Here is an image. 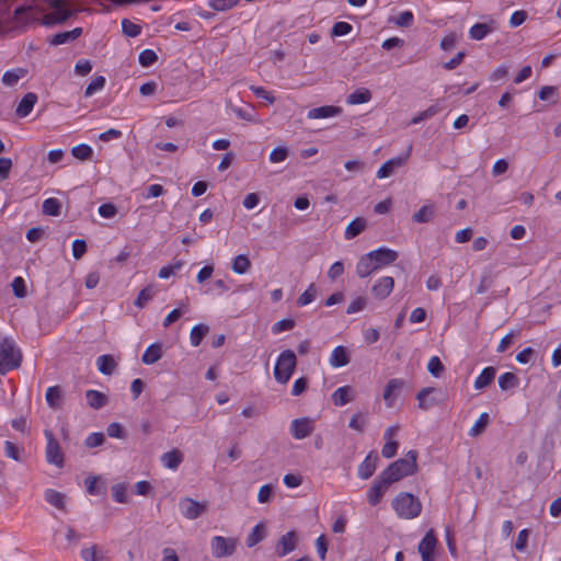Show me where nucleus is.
<instances>
[{
	"label": "nucleus",
	"mask_w": 561,
	"mask_h": 561,
	"mask_svg": "<svg viewBox=\"0 0 561 561\" xmlns=\"http://www.w3.org/2000/svg\"><path fill=\"white\" fill-rule=\"evenodd\" d=\"M288 157V149L286 147H277L270 153V161L272 163L283 162Z\"/></svg>",
	"instance_id": "obj_54"
},
{
	"label": "nucleus",
	"mask_w": 561,
	"mask_h": 561,
	"mask_svg": "<svg viewBox=\"0 0 561 561\" xmlns=\"http://www.w3.org/2000/svg\"><path fill=\"white\" fill-rule=\"evenodd\" d=\"M22 353L11 337H4L0 342V374L5 375L10 370L20 367Z\"/></svg>",
	"instance_id": "obj_4"
},
{
	"label": "nucleus",
	"mask_w": 561,
	"mask_h": 561,
	"mask_svg": "<svg viewBox=\"0 0 561 561\" xmlns=\"http://www.w3.org/2000/svg\"><path fill=\"white\" fill-rule=\"evenodd\" d=\"M162 357L161 345L158 343L151 344L142 354L141 360L146 365H152Z\"/></svg>",
	"instance_id": "obj_32"
},
{
	"label": "nucleus",
	"mask_w": 561,
	"mask_h": 561,
	"mask_svg": "<svg viewBox=\"0 0 561 561\" xmlns=\"http://www.w3.org/2000/svg\"><path fill=\"white\" fill-rule=\"evenodd\" d=\"M314 421L310 417L295 419L290 423V434L296 439H304L314 431Z\"/></svg>",
	"instance_id": "obj_9"
},
{
	"label": "nucleus",
	"mask_w": 561,
	"mask_h": 561,
	"mask_svg": "<svg viewBox=\"0 0 561 561\" xmlns=\"http://www.w3.org/2000/svg\"><path fill=\"white\" fill-rule=\"evenodd\" d=\"M87 252V243L82 239H76L72 242V255L76 260L81 259Z\"/></svg>",
	"instance_id": "obj_59"
},
{
	"label": "nucleus",
	"mask_w": 561,
	"mask_h": 561,
	"mask_svg": "<svg viewBox=\"0 0 561 561\" xmlns=\"http://www.w3.org/2000/svg\"><path fill=\"white\" fill-rule=\"evenodd\" d=\"M518 386V378L513 373H504L499 377V387L508 390Z\"/></svg>",
	"instance_id": "obj_44"
},
{
	"label": "nucleus",
	"mask_w": 561,
	"mask_h": 561,
	"mask_svg": "<svg viewBox=\"0 0 561 561\" xmlns=\"http://www.w3.org/2000/svg\"><path fill=\"white\" fill-rule=\"evenodd\" d=\"M238 547V539L233 537L215 536L210 540L211 556L216 559L232 557Z\"/></svg>",
	"instance_id": "obj_6"
},
{
	"label": "nucleus",
	"mask_w": 561,
	"mask_h": 561,
	"mask_svg": "<svg viewBox=\"0 0 561 561\" xmlns=\"http://www.w3.org/2000/svg\"><path fill=\"white\" fill-rule=\"evenodd\" d=\"M85 398L89 405L96 410L103 408L107 402L106 396L98 390H88Z\"/></svg>",
	"instance_id": "obj_33"
},
{
	"label": "nucleus",
	"mask_w": 561,
	"mask_h": 561,
	"mask_svg": "<svg viewBox=\"0 0 561 561\" xmlns=\"http://www.w3.org/2000/svg\"><path fill=\"white\" fill-rule=\"evenodd\" d=\"M366 302H367V300L365 297H362V296L356 297L355 299H353L350 302V305L346 309V313L353 314V313L362 311L365 308Z\"/></svg>",
	"instance_id": "obj_55"
},
{
	"label": "nucleus",
	"mask_w": 561,
	"mask_h": 561,
	"mask_svg": "<svg viewBox=\"0 0 561 561\" xmlns=\"http://www.w3.org/2000/svg\"><path fill=\"white\" fill-rule=\"evenodd\" d=\"M417 451L410 450L397 461L390 463L380 474L385 483H394L404 477L412 476L417 471Z\"/></svg>",
	"instance_id": "obj_2"
},
{
	"label": "nucleus",
	"mask_w": 561,
	"mask_h": 561,
	"mask_svg": "<svg viewBox=\"0 0 561 561\" xmlns=\"http://www.w3.org/2000/svg\"><path fill=\"white\" fill-rule=\"evenodd\" d=\"M4 454L7 457L12 458L15 461H21V448H19L15 444H13L10 440H7L4 443Z\"/></svg>",
	"instance_id": "obj_58"
},
{
	"label": "nucleus",
	"mask_w": 561,
	"mask_h": 561,
	"mask_svg": "<svg viewBox=\"0 0 561 561\" xmlns=\"http://www.w3.org/2000/svg\"><path fill=\"white\" fill-rule=\"evenodd\" d=\"M392 508L400 518L413 519L422 512V503L411 493L401 492L392 501Z\"/></svg>",
	"instance_id": "obj_3"
},
{
	"label": "nucleus",
	"mask_w": 561,
	"mask_h": 561,
	"mask_svg": "<svg viewBox=\"0 0 561 561\" xmlns=\"http://www.w3.org/2000/svg\"><path fill=\"white\" fill-rule=\"evenodd\" d=\"M105 85V78L103 76L95 77L87 87L84 95L91 96L96 91L102 90Z\"/></svg>",
	"instance_id": "obj_52"
},
{
	"label": "nucleus",
	"mask_w": 561,
	"mask_h": 561,
	"mask_svg": "<svg viewBox=\"0 0 561 561\" xmlns=\"http://www.w3.org/2000/svg\"><path fill=\"white\" fill-rule=\"evenodd\" d=\"M209 327L206 324H196L192 328L191 334H190V342L193 346H198L205 335L208 333Z\"/></svg>",
	"instance_id": "obj_38"
},
{
	"label": "nucleus",
	"mask_w": 561,
	"mask_h": 561,
	"mask_svg": "<svg viewBox=\"0 0 561 561\" xmlns=\"http://www.w3.org/2000/svg\"><path fill=\"white\" fill-rule=\"evenodd\" d=\"M250 267H251V261L244 254L237 255L233 259L232 265H231L232 271L236 274H240V275L247 273Z\"/></svg>",
	"instance_id": "obj_40"
},
{
	"label": "nucleus",
	"mask_w": 561,
	"mask_h": 561,
	"mask_svg": "<svg viewBox=\"0 0 561 561\" xmlns=\"http://www.w3.org/2000/svg\"><path fill=\"white\" fill-rule=\"evenodd\" d=\"M122 31L128 37H137L141 33V26L138 24H135L134 22L129 21L128 19H124L122 21Z\"/></svg>",
	"instance_id": "obj_48"
},
{
	"label": "nucleus",
	"mask_w": 561,
	"mask_h": 561,
	"mask_svg": "<svg viewBox=\"0 0 561 561\" xmlns=\"http://www.w3.org/2000/svg\"><path fill=\"white\" fill-rule=\"evenodd\" d=\"M27 70L24 68H15L8 70L2 76V83L7 87H14L20 79L24 78Z\"/></svg>",
	"instance_id": "obj_31"
},
{
	"label": "nucleus",
	"mask_w": 561,
	"mask_h": 561,
	"mask_svg": "<svg viewBox=\"0 0 561 561\" xmlns=\"http://www.w3.org/2000/svg\"><path fill=\"white\" fill-rule=\"evenodd\" d=\"M181 514L187 519H196L206 512V504L191 497H184L179 503Z\"/></svg>",
	"instance_id": "obj_8"
},
{
	"label": "nucleus",
	"mask_w": 561,
	"mask_h": 561,
	"mask_svg": "<svg viewBox=\"0 0 561 561\" xmlns=\"http://www.w3.org/2000/svg\"><path fill=\"white\" fill-rule=\"evenodd\" d=\"M489 423H490L489 414L486 412L481 413L479 419L476 421L473 426L470 428L469 435L471 437H477V436L481 435L485 431Z\"/></svg>",
	"instance_id": "obj_39"
},
{
	"label": "nucleus",
	"mask_w": 561,
	"mask_h": 561,
	"mask_svg": "<svg viewBox=\"0 0 561 561\" xmlns=\"http://www.w3.org/2000/svg\"><path fill=\"white\" fill-rule=\"evenodd\" d=\"M351 392H352V388L350 386H343V387L337 388L332 393V402L336 407L345 405L346 403H348L350 401H352L354 399V397L351 396Z\"/></svg>",
	"instance_id": "obj_25"
},
{
	"label": "nucleus",
	"mask_w": 561,
	"mask_h": 561,
	"mask_svg": "<svg viewBox=\"0 0 561 561\" xmlns=\"http://www.w3.org/2000/svg\"><path fill=\"white\" fill-rule=\"evenodd\" d=\"M297 365V357L294 351L286 350L283 351L275 364L274 367V377L277 382L286 383L291 378V375Z\"/></svg>",
	"instance_id": "obj_5"
},
{
	"label": "nucleus",
	"mask_w": 561,
	"mask_h": 561,
	"mask_svg": "<svg viewBox=\"0 0 561 561\" xmlns=\"http://www.w3.org/2000/svg\"><path fill=\"white\" fill-rule=\"evenodd\" d=\"M112 495L117 503H127V485L125 483H116L112 486Z\"/></svg>",
	"instance_id": "obj_47"
},
{
	"label": "nucleus",
	"mask_w": 561,
	"mask_h": 561,
	"mask_svg": "<svg viewBox=\"0 0 561 561\" xmlns=\"http://www.w3.org/2000/svg\"><path fill=\"white\" fill-rule=\"evenodd\" d=\"M496 375V369L492 366L485 367L474 380V389L482 390L490 386Z\"/></svg>",
	"instance_id": "obj_22"
},
{
	"label": "nucleus",
	"mask_w": 561,
	"mask_h": 561,
	"mask_svg": "<svg viewBox=\"0 0 561 561\" xmlns=\"http://www.w3.org/2000/svg\"><path fill=\"white\" fill-rule=\"evenodd\" d=\"M437 538L433 529H430L419 543L417 550L422 557V561H435V549Z\"/></svg>",
	"instance_id": "obj_10"
},
{
	"label": "nucleus",
	"mask_w": 561,
	"mask_h": 561,
	"mask_svg": "<svg viewBox=\"0 0 561 561\" xmlns=\"http://www.w3.org/2000/svg\"><path fill=\"white\" fill-rule=\"evenodd\" d=\"M367 227L365 218L357 217L352 220L345 229V239L351 240L360 234Z\"/></svg>",
	"instance_id": "obj_24"
},
{
	"label": "nucleus",
	"mask_w": 561,
	"mask_h": 561,
	"mask_svg": "<svg viewBox=\"0 0 561 561\" xmlns=\"http://www.w3.org/2000/svg\"><path fill=\"white\" fill-rule=\"evenodd\" d=\"M81 558L84 561H110L108 557L103 551L99 550L96 546L82 549Z\"/></svg>",
	"instance_id": "obj_35"
},
{
	"label": "nucleus",
	"mask_w": 561,
	"mask_h": 561,
	"mask_svg": "<svg viewBox=\"0 0 561 561\" xmlns=\"http://www.w3.org/2000/svg\"><path fill=\"white\" fill-rule=\"evenodd\" d=\"M99 370L106 376H110L116 369L117 363L112 355H101L96 360Z\"/></svg>",
	"instance_id": "obj_28"
},
{
	"label": "nucleus",
	"mask_w": 561,
	"mask_h": 561,
	"mask_svg": "<svg viewBox=\"0 0 561 561\" xmlns=\"http://www.w3.org/2000/svg\"><path fill=\"white\" fill-rule=\"evenodd\" d=\"M39 14L36 4H19V0H0V35L24 32Z\"/></svg>",
	"instance_id": "obj_1"
},
{
	"label": "nucleus",
	"mask_w": 561,
	"mask_h": 561,
	"mask_svg": "<svg viewBox=\"0 0 561 561\" xmlns=\"http://www.w3.org/2000/svg\"><path fill=\"white\" fill-rule=\"evenodd\" d=\"M369 253H373V260L377 270L392 264L399 256L397 251L385 247L378 248Z\"/></svg>",
	"instance_id": "obj_13"
},
{
	"label": "nucleus",
	"mask_w": 561,
	"mask_h": 561,
	"mask_svg": "<svg viewBox=\"0 0 561 561\" xmlns=\"http://www.w3.org/2000/svg\"><path fill=\"white\" fill-rule=\"evenodd\" d=\"M298 546V535L295 530H290L283 535L275 546V554L283 558L293 552Z\"/></svg>",
	"instance_id": "obj_11"
},
{
	"label": "nucleus",
	"mask_w": 561,
	"mask_h": 561,
	"mask_svg": "<svg viewBox=\"0 0 561 561\" xmlns=\"http://www.w3.org/2000/svg\"><path fill=\"white\" fill-rule=\"evenodd\" d=\"M154 288L153 286H147L145 288H142L137 298L135 299V306L138 307V308H144L150 300L153 299L154 297Z\"/></svg>",
	"instance_id": "obj_43"
},
{
	"label": "nucleus",
	"mask_w": 561,
	"mask_h": 561,
	"mask_svg": "<svg viewBox=\"0 0 561 561\" xmlns=\"http://www.w3.org/2000/svg\"><path fill=\"white\" fill-rule=\"evenodd\" d=\"M394 287V280L390 276H382L379 279L376 280L371 288V293L377 299H385L387 298Z\"/></svg>",
	"instance_id": "obj_14"
},
{
	"label": "nucleus",
	"mask_w": 561,
	"mask_h": 561,
	"mask_svg": "<svg viewBox=\"0 0 561 561\" xmlns=\"http://www.w3.org/2000/svg\"><path fill=\"white\" fill-rule=\"evenodd\" d=\"M377 271V266L373 260V253H366L357 262L356 274L360 278H365Z\"/></svg>",
	"instance_id": "obj_18"
},
{
	"label": "nucleus",
	"mask_w": 561,
	"mask_h": 561,
	"mask_svg": "<svg viewBox=\"0 0 561 561\" xmlns=\"http://www.w3.org/2000/svg\"><path fill=\"white\" fill-rule=\"evenodd\" d=\"M188 310V298L179 302V308L173 309L163 320V327L168 328L173 322L178 321L183 313Z\"/></svg>",
	"instance_id": "obj_30"
},
{
	"label": "nucleus",
	"mask_w": 561,
	"mask_h": 561,
	"mask_svg": "<svg viewBox=\"0 0 561 561\" xmlns=\"http://www.w3.org/2000/svg\"><path fill=\"white\" fill-rule=\"evenodd\" d=\"M62 398L64 393L59 386H51L46 391V402L51 409H59Z\"/></svg>",
	"instance_id": "obj_26"
},
{
	"label": "nucleus",
	"mask_w": 561,
	"mask_h": 561,
	"mask_svg": "<svg viewBox=\"0 0 561 561\" xmlns=\"http://www.w3.org/2000/svg\"><path fill=\"white\" fill-rule=\"evenodd\" d=\"M265 538V529L264 526L260 523L255 525L252 531L248 535L245 539V545L249 548L254 547L259 542H261Z\"/></svg>",
	"instance_id": "obj_37"
},
{
	"label": "nucleus",
	"mask_w": 561,
	"mask_h": 561,
	"mask_svg": "<svg viewBox=\"0 0 561 561\" xmlns=\"http://www.w3.org/2000/svg\"><path fill=\"white\" fill-rule=\"evenodd\" d=\"M13 293L16 297L23 298L26 296V286L25 282L21 276H18L13 279L12 284Z\"/></svg>",
	"instance_id": "obj_57"
},
{
	"label": "nucleus",
	"mask_w": 561,
	"mask_h": 561,
	"mask_svg": "<svg viewBox=\"0 0 561 561\" xmlns=\"http://www.w3.org/2000/svg\"><path fill=\"white\" fill-rule=\"evenodd\" d=\"M390 483H385L382 476L380 474L368 490L367 500L369 504L373 506L377 505L381 501Z\"/></svg>",
	"instance_id": "obj_16"
},
{
	"label": "nucleus",
	"mask_w": 561,
	"mask_h": 561,
	"mask_svg": "<svg viewBox=\"0 0 561 561\" xmlns=\"http://www.w3.org/2000/svg\"><path fill=\"white\" fill-rule=\"evenodd\" d=\"M378 459H379V457H378L377 453L370 451L366 456L364 461L358 466V471H357L358 477L363 480L369 479L376 470Z\"/></svg>",
	"instance_id": "obj_15"
},
{
	"label": "nucleus",
	"mask_w": 561,
	"mask_h": 561,
	"mask_svg": "<svg viewBox=\"0 0 561 561\" xmlns=\"http://www.w3.org/2000/svg\"><path fill=\"white\" fill-rule=\"evenodd\" d=\"M105 442L103 433H92L85 439V445L90 448L101 446Z\"/></svg>",
	"instance_id": "obj_62"
},
{
	"label": "nucleus",
	"mask_w": 561,
	"mask_h": 561,
	"mask_svg": "<svg viewBox=\"0 0 561 561\" xmlns=\"http://www.w3.org/2000/svg\"><path fill=\"white\" fill-rule=\"evenodd\" d=\"M44 497L47 503L55 506L58 510H65V494L53 489L45 491Z\"/></svg>",
	"instance_id": "obj_34"
},
{
	"label": "nucleus",
	"mask_w": 561,
	"mask_h": 561,
	"mask_svg": "<svg viewBox=\"0 0 561 561\" xmlns=\"http://www.w3.org/2000/svg\"><path fill=\"white\" fill-rule=\"evenodd\" d=\"M295 327V321L293 319H283L280 321H277L272 327L273 333L277 334L283 331L291 330Z\"/></svg>",
	"instance_id": "obj_60"
},
{
	"label": "nucleus",
	"mask_w": 561,
	"mask_h": 561,
	"mask_svg": "<svg viewBox=\"0 0 561 561\" xmlns=\"http://www.w3.org/2000/svg\"><path fill=\"white\" fill-rule=\"evenodd\" d=\"M342 108L334 105H323L319 107L311 108L307 113L308 119H321L339 116L342 113Z\"/></svg>",
	"instance_id": "obj_17"
},
{
	"label": "nucleus",
	"mask_w": 561,
	"mask_h": 561,
	"mask_svg": "<svg viewBox=\"0 0 561 561\" xmlns=\"http://www.w3.org/2000/svg\"><path fill=\"white\" fill-rule=\"evenodd\" d=\"M348 426L357 432H363L366 426V419L362 413H355L351 420Z\"/></svg>",
	"instance_id": "obj_56"
},
{
	"label": "nucleus",
	"mask_w": 561,
	"mask_h": 561,
	"mask_svg": "<svg viewBox=\"0 0 561 561\" xmlns=\"http://www.w3.org/2000/svg\"><path fill=\"white\" fill-rule=\"evenodd\" d=\"M330 365L332 367H343L350 363V356L344 346H336L330 356Z\"/></svg>",
	"instance_id": "obj_23"
},
{
	"label": "nucleus",
	"mask_w": 561,
	"mask_h": 561,
	"mask_svg": "<svg viewBox=\"0 0 561 561\" xmlns=\"http://www.w3.org/2000/svg\"><path fill=\"white\" fill-rule=\"evenodd\" d=\"M37 102V95L33 92L26 93L16 107V115L20 117H26L33 110Z\"/></svg>",
	"instance_id": "obj_21"
},
{
	"label": "nucleus",
	"mask_w": 561,
	"mask_h": 561,
	"mask_svg": "<svg viewBox=\"0 0 561 561\" xmlns=\"http://www.w3.org/2000/svg\"><path fill=\"white\" fill-rule=\"evenodd\" d=\"M493 31V27L486 23H477L469 30V36L472 39L481 41Z\"/></svg>",
	"instance_id": "obj_36"
},
{
	"label": "nucleus",
	"mask_w": 561,
	"mask_h": 561,
	"mask_svg": "<svg viewBox=\"0 0 561 561\" xmlns=\"http://www.w3.org/2000/svg\"><path fill=\"white\" fill-rule=\"evenodd\" d=\"M404 387V381L402 379L393 378L390 379L383 391V399L387 402L388 407H391L393 401L397 399V394Z\"/></svg>",
	"instance_id": "obj_19"
},
{
	"label": "nucleus",
	"mask_w": 561,
	"mask_h": 561,
	"mask_svg": "<svg viewBox=\"0 0 561 561\" xmlns=\"http://www.w3.org/2000/svg\"><path fill=\"white\" fill-rule=\"evenodd\" d=\"M250 90L255 94L256 98L266 100L270 104L275 102V98L263 87L251 85Z\"/></svg>",
	"instance_id": "obj_63"
},
{
	"label": "nucleus",
	"mask_w": 561,
	"mask_h": 561,
	"mask_svg": "<svg viewBox=\"0 0 561 561\" xmlns=\"http://www.w3.org/2000/svg\"><path fill=\"white\" fill-rule=\"evenodd\" d=\"M371 99V93L366 88H359L355 90L353 93L348 94L346 98V103L350 105H357L369 102Z\"/></svg>",
	"instance_id": "obj_29"
},
{
	"label": "nucleus",
	"mask_w": 561,
	"mask_h": 561,
	"mask_svg": "<svg viewBox=\"0 0 561 561\" xmlns=\"http://www.w3.org/2000/svg\"><path fill=\"white\" fill-rule=\"evenodd\" d=\"M434 207L424 205L413 215V220L420 224L430 222L434 218Z\"/></svg>",
	"instance_id": "obj_42"
},
{
	"label": "nucleus",
	"mask_w": 561,
	"mask_h": 561,
	"mask_svg": "<svg viewBox=\"0 0 561 561\" xmlns=\"http://www.w3.org/2000/svg\"><path fill=\"white\" fill-rule=\"evenodd\" d=\"M183 460V455L180 450L173 449L162 455L161 461L165 468L178 469Z\"/></svg>",
	"instance_id": "obj_27"
},
{
	"label": "nucleus",
	"mask_w": 561,
	"mask_h": 561,
	"mask_svg": "<svg viewBox=\"0 0 561 561\" xmlns=\"http://www.w3.org/2000/svg\"><path fill=\"white\" fill-rule=\"evenodd\" d=\"M44 435L47 440L45 450L47 462L58 468H62L65 459L58 440L55 438L50 430H45Z\"/></svg>",
	"instance_id": "obj_7"
},
{
	"label": "nucleus",
	"mask_w": 561,
	"mask_h": 561,
	"mask_svg": "<svg viewBox=\"0 0 561 561\" xmlns=\"http://www.w3.org/2000/svg\"><path fill=\"white\" fill-rule=\"evenodd\" d=\"M273 488L271 484H264L260 488L257 493V501L260 503H268L272 499Z\"/></svg>",
	"instance_id": "obj_64"
},
{
	"label": "nucleus",
	"mask_w": 561,
	"mask_h": 561,
	"mask_svg": "<svg viewBox=\"0 0 561 561\" xmlns=\"http://www.w3.org/2000/svg\"><path fill=\"white\" fill-rule=\"evenodd\" d=\"M352 28V25L347 22H336L332 27L331 34L333 36H344L347 35Z\"/></svg>",
	"instance_id": "obj_61"
},
{
	"label": "nucleus",
	"mask_w": 561,
	"mask_h": 561,
	"mask_svg": "<svg viewBox=\"0 0 561 561\" xmlns=\"http://www.w3.org/2000/svg\"><path fill=\"white\" fill-rule=\"evenodd\" d=\"M435 392H437V390L435 388L428 387V388H423L417 393L416 399L419 401V408L421 410L427 411L431 408L438 404V402H439L438 399H436L435 397H430L432 393H435Z\"/></svg>",
	"instance_id": "obj_20"
},
{
	"label": "nucleus",
	"mask_w": 561,
	"mask_h": 561,
	"mask_svg": "<svg viewBox=\"0 0 561 561\" xmlns=\"http://www.w3.org/2000/svg\"><path fill=\"white\" fill-rule=\"evenodd\" d=\"M442 108L443 107L438 105V102H436L435 104L431 105L425 111H422L416 116H414L411 119V124H413V125L420 124L421 122L435 116L437 113H439L442 111Z\"/></svg>",
	"instance_id": "obj_41"
},
{
	"label": "nucleus",
	"mask_w": 561,
	"mask_h": 561,
	"mask_svg": "<svg viewBox=\"0 0 561 561\" xmlns=\"http://www.w3.org/2000/svg\"><path fill=\"white\" fill-rule=\"evenodd\" d=\"M71 153L78 160L84 161L92 157L93 150L89 145L80 144L71 149Z\"/></svg>",
	"instance_id": "obj_46"
},
{
	"label": "nucleus",
	"mask_w": 561,
	"mask_h": 561,
	"mask_svg": "<svg viewBox=\"0 0 561 561\" xmlns=\"http://www.w3.org/2000/svg\"><path fill=\"white\" fill-rule=\"evenodd\" d=\"M411 149H412V147L410 146L409 150L405 154L399 156V157H396V158H392V159H389L388 161H386L378 169L377 174H376L377 178L378 179L389 178L393 174V172L397 168L403 167L405 164L408 158L410 157Z\"/></svg>",
	"instance_id": "obj_12"
},
{
	"label": "nucleus",
	"mask_w": 561,
	"mask_h": 561,
	"mask_svg": "<svg viewBox=\"0 0 561 561\" xmlns=\"http://www.w3.org/2000/svg\"><path fill=\"white\" fill-rule=\"evenodd\" d=\"M317 289L313 284H310L309 287L299 296L297 299V304L299 306H306L312 302L316 298Z\"/></svg>",
	"instance_id": "obj_49"
},
{
	"label": "nucleus",
	"mask_w": 561,
	"mask_h": 561,
	"mask_svg": "<svg viewBox=\"0 0 561 561\" xmlns=\"http://www.w3.org/2000/svg\"><path fill=\"white\" fill-rule=\"evenodd\" d=\"M61 204L57 198L50 197L43 203V213L47 216H58Z\"/></svg>",
	"instance_id": "obj_45"
},
{
	"label": "nucleus",
	"mask_w": 561,
	"mask_h": 561,
	"mask_svg": "<svg viewBox=\"0 0 561 561\" xmlns=\"http://www.w3.org/2000/svg\"><path fill=\"white\" fill-rule=\"evenodd\" d=\"M138 59L142 67H150L157 61L158 56L152 49H144L140 51Z\"/></svg>",
	"instance_id": "obj_51"
},
{
	"label": "nucleus",
	"mask_w": 561,
	"mask_h": 561,
	"mask_svg": "<svg viewBox=\"0 0 561 561\" xmlns=\"http://www.w3.org/2000/svg\"><path fill=\"white\" fill-rule=\"evenodd\" d=\"M239 0H208V4L216 11H226L237 5Z\"/></svg>",
	"instance_id": "obj_50"
},
{
	"label": "nucleus",
	"mask_w": 561,
	"mask_h": 561,
	"mask_svg": "<svg viewBox=\"0 0 561 561\" xmlns=\"http://www.w3.org/2000/svg\"><path fill=\"white\" fill-rule=\"evenodd\" d=\"M444 369L445 367L438 356H433L430 358L427 364V370L430 371L431 375H433L434 377H439Z\"/></svg>",
	"instance_id": "obj_53"
}]
</instances>
